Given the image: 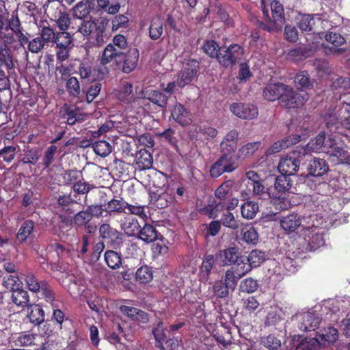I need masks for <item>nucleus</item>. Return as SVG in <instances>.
Listing matches in <instances>:
<instances>
[{
  "label": "nucleus",
  "mask_w": 350,
  "mask_h": 350,
  "mask_svg": "<svg viewBox=\"0 0 350 350\" xmlns=\"http://www.w3.org/2000/svg\"><path fill=\"white\" fill-rule=\"evenodd\" d=\"M329 170L327 161L323 159L314 158L308 165V174L312 176H321Z\"/></svg>",
  "instance_id": "25"
},
{
  "label": "nucleus",
  "mask_w": 350,
  "mask_h": 350,
  "mask_svg": "<svg viewBox=\"0 0 350 350\" xmlns=\"http://www.w3.org/2000/svg\"><path fill=\"white\" fill-rule=\"evenodd\" d=\"M110 20L107 17H100L96 21H83L79 26L78 31L88 37L95 46H100L105 42V31L109 26Z\"/></svg>",
  "instance_id": "2"
},
{
  "label": "nucleus",
  "mask_w": 350,
  "mask_h": 350,
  "mask_svg": "<svg viewBox=\"0 0 350 350\" xmlns=\"http://www.w3.org/2000/svg\"><path fill=\"white\" fill-rule=\"evenodd\" d=\"M321 321V317L317 313H304L301 317V322L299 325V328L304 332L314 331L319 328Z\"/></svg>",
  "instance_id": "19"
},
{
  "label": "nucleus",
  "mask_w": 350,
  "mask_h": 350,
  "mask_svg": "<svg viewBox=\"0 0 350 350\" xmlns=\"http://www.w3.org/2000/svg\"><path fill=\"white\" fill-rule=\"evenodd\" d=\"M320 229L315 226L303 228L301 230L300 237H303L307 246L306 250L315 251L324 245L325 239L323 234L319 232Z\"/></svg>",
  "instance_id": "8"
},
{
  "label": "nucleus",
  "mask_w": 350,
  "mask_h": 350,
  "mask_svg": "<svg viewBox=\"0 0 350 350\" xmlns=\"http://www.w3.org/2000/svg\"><path fill=\"white\" fill-rule=\"evenodd\" d=\"M4 25V16L0 13V29ZM5 66L7 69H11L14 66L12 51L5 45L0 46V67Z\"/></svg>",
  "instance_id": "26"
},
{
  "label": "nucleus",
  "mask_w": 350,
  "mask_h": 350,
  "mask_svg": "<svg viewBox=\"0 0 350 350\" xmlns=\"http://www.w3.org/2000/svg\"><path fill=\"white\" fill-rule=\"evenodd\" d=\"M292 187V180L289 176L280 174L275 178L274 183L275 191L271 193L274 199H283L284 195Z\"/></svg>",
  "instance_id": "15"
},
{
  "label": "nucleus",
  "mask_w": 350,
  "mask_h": 350,
  "mask_svg": "<svg viewBox=\"0 0 350 350\" xmlns=\"http://www.w3.org/2000/svg\"><path fill=\"white\" fill-rule=\"evenodd\" d=\"M259 207L258 203L254 201H246L241 206V216L247 219H252L255 217Z\"/></svg>",
  "instance_id": "42"
},
{
  "label": "nucleus",
  "mask_w": 350,
  "mask_h": 350,
  "mask_svg": "<svg viewBox=\"0 0 350 350\" xmlns=\"http://www.w3.org/2000/svg\"><path fill=\"white\" fill-rule=\"evenodd\" d=\"M127 206L128 202L124 201L122 198H113L105 205V210L109 215L116 213L121 214L126 213Z\"/></svg>",
  "instance_id": "31"
},
{
  "label": "nucleus",
  "mask_w": 350,
  "mask_h": 350,
  "mask_svg": "<svg viewBox=\"0 0 350 350\" xmlns=\"http://www.w3.org/2000/svg\"><path fill=\"white\" fill-rule=\"evenodd\" d=\"M137 90V89H118L116 94L120 101L131 103L136 98H140Z\"/></svg>",
  "instance_id": "44"
},
{
  "label": "nucleus",
  "mask_w": 350,
  "mask_h": 350,
  "mask_svg": "<svg viewBox=\"0 0 350 350\" xmlns=\"http://www.w3.org/2000/svg\"><path fill=\"white\" fill-rule=\"evenodd\" d=\"M247 189L254 198L258 199H267L272 198L269 188H267L263 184L264 180L260 176L253 170L246 172Z\"/></svg>",
  "instance_id": "6"
},
{
  "label": "nucleus",
  "mask_w": 350,
  "mask_h": 350,
  "mask_svg": "<svg viewBox=\"0 0 350 350\" xmlns=\"http://www.w3.org/2000/svg\"><path fill=\"white\" fill-rule=\"evenodd\" d=\"M234 182L232 180H228L221 185H220V196H221V202H229L232 198H237L232 196V186Z\"/></svg>",
  "instance_id": "58"
},
{
  "label": "nucleus",
  "mask_w": 350,
  "mask_h": 350,
  "mask_svg": "<svg viewBox=\"0 0 350 350\" xmlns=\"http://www.w3.org/2000/svg\"><path fill=\"white\" fill-rule=\"evenodd\" d=\"M260 144V142H249L242 146L238 150L237 154H235L236 157H237V162L239 163V159L243 160L252 157L255 152L258 150Z\"/></svg>",
  "instance_id": "33"
},
{
  "label": "nucleus",
  "mask_w": 350,
  "mask_h": 350,
  "mask_svg": "<svg viewBox=\"0 0 350 350\" xmlns=\"http://www.w3.org/2000/svg\"><path fill=\"white\" fill-rule=\"evenodd\" d=\"M90 12V5L88 1H81L73 8V16L79 19L85 18Z\"/></svg>",
  "instance_id": "53"
},
{
  "label": "nucleus",
  "mask_w": 350,
  "mask_h": 350,
  "mask_svg": "<svg viewBox=\"0 0 350 350\" xmlns=\"http://www.w3.org/2000/svg\"><path fill=\"white\" fill-rule=\"evenodd\" d=\"M99 236L104 243H107L113 247L122 243V233L113 228L109 224H103L99 227Z\"/></svg>",
  "instance_id": "12"
},
{
  "label": "nucleus",
  "mask_w": 350,
  "mask_h": 350,
  "mask_svg": "<svg viewBox=\"0 0 350 350\" xmlns=\"http://www.w3.org/2000/svg\"><path fill=\"white\" fill-rule=\"evenodd\" d=\"M265 260V253L258 250H252L246 257V261L249 262L252 268L259 267Z\"/></svg>",
  "instance_id": "49"
},
{
  "label": "nucleus",
  "mask_w": 350,
  "mask_h": 350,
  "mask_svg": "<svg viewBox=\"0 0 350 350\" xmlns=\"http://www.w3.org/2000/svg\"><path fill=\"white\" fill-rule=\"evenodd\" d=\"M280 104L286 109L298 108L308 99L306 89H282Z\"/></svg>",
  "instance_id": "5"
},
{
  "label": "nucleus",
  "mask_w": 350,
  "mask_h": 350,
  "mask_svg": "<svg viewBox=\"0 0 350 350\" xmlns=\"http://www.w3.org/2000/svg\"><path fill=\"white\" fill-rule=\"evenodd\" d=\"M5 30H11L14 33H19L20 31L23 30L21 21L19 19L18 13H13L10 18L8 19L7 23L4 24Z\"/></svg>",
  "instance_id": "54"
},
{
  "label": "nucleus",
  "mask_w": 350,
  "mask_h": 350,
  "mask_svg": "<svg viewBox=\"0 0 350 350\" xmlns=\"http://www.w3.org/2000/svg\"><path fill=\"white\" fill-rule=\"evenodd\" d=\"M301 137L299 134H292L285 137L281 140H278L273 143L267 150V153L272 154L279 152L283 149L287 148L292 145L297 144L301 141Z\"/></svg>",
  "instance_id": "20"
},
{
  "label": "nucleus",
  "mask_w": 350,
  "mask_h": 350,
  "mask_svg": "<svg viewBox=\"0 0 350 350\" xmlns=\"http://www.w3.org/2000/svg\"><path fill=\"white\" fill-rule=\"evenodd\" d=\"M243 240L248 244L256 245L258 241V234L253 226H246L242 229Z\"/></svg>",
  "instance_id": "50"
},
{
  "label": "nucleus",
  "mask_w": 350,
  "mask_h": 350,
  "mask_svg": "<svg viewBox=\"0 0 350 350\" xmlns=\"http://www.w3.org/2000/svg\"><path fill=\"white\" fill-rule=\"evenodd\" d=\"M313 51L311 47L300 46L289 50L287 53L288 58L294 62L300 61L309 57Z\"/></svg>",
  "instance_id": "37"
},
{
  "label": "nucleus",
  "mask_w": 350,
  "mask_h": 350,
  "mask_svg": "<svg viewBox=\"0 0 350 350\" xmlns=\"http://www.w3.org/2000/svg\"><path fill=\"white\" fill-rule=\"evenodd\" d=\"M258 287L257 280L252 278H247L241 282L239 291L243 293H253L258 289Z\"/></svg>",
  "instance_id": "59"
},
{
  "label": "nucleus",
  "mask_w": 350,
  "mask_h": 350,
  "mask_svg": "<svg viewBox=\"0 0 350 350\" xmlns=\"http://www.w3.org/2000/svg\"><path fill=\"white\" fill-rule=\"evenodd\" d=\"M25 280L29 291L34 293L39 292L44 286L42 284L46 282L44 280L39 281V280L32 273H27L25 275Z\"/></svg>",
  "instance_id": "56"
},
{
  "label": "nucleus",
  "mask_w": 350,
  "mask_h": 350,
  "mask_svg": "<svg viewBox=\"0 0 350 350\" xmlns=\"http://www.w3.org/2000/svg\"><path fill=\"white\" fill-rule=\"evenodd\" d=\"M281 228L288 232H295L299 227L301 226V218L297 213H291L288 215L283 217L280 221Z\"/></svg>",
  "instance_id": "27"
},
{
  "label": "nucleus",
  "mask_w": 350,
  "mask_h": 350,
  "mask_svg": "<svg viewBox=\"0 0 350 350\" xmlns=\"http://www.w3.org/2000/svg\"><path fill=\"white\" fill-rule=\"evenodd\" d=\"M27 312L30 322L35 325H40L44 321V311L39 304H30L27 306Z\"/></svg>",
  "instance_id": "30"
},
{
  "label": "nucleus",
  "mask_w": 350,
  "mask_h": 350,
  "mask_svg": "<svg viewBox=\"0 0 350 350\" xmlns=\"http://www.w3.org/2000/svg\"><path fill=\"white\" fill-rule=\"evenodd\" d=\"M104 258L107 265L111 269H119L122 265L121 254L114 250H107L105 252Z\"/></svg>",
  "instance_id": "35"
},
{
  "label": "nucleus",
  "mask_w": 350,
  "mask_h": 350,
  "mask_svg": "<svg viewBox=\"0 0 350 350\" xmlns=\"http://www.w3.org/2000/svg\"><path fill=\"white\" fill-rule=\"evenodd\" d=\"M200 67L199 62L196 59L189 60L183 68L179 71L176 81L170 82L167 88H175L176 84L179 88L189 85L196 76Z\"/></svg>",
  "instance_id": "7"
},
{
  "label": "nucleus",
  "mask_w": 350,
  "mask_h": 350,
  "mask_svg": "<svg viewBox=\"0 0 350 350\" xmlns=\"http://www.w3.org/2000/svg\"><path fill=\"white\" fill-rule=\"evenodd\" d=\"M241 278L236 273L229 269L226 272L224 282L220 280V298H226L229 295V291L232 292L235 289L239 279Z\"/></svg>",
  "instance_id": "17"
},
{
  "label": "nucleus",
  "mask_w": 350,
  "mask_h": 350,
  "mask_svg": "<svg viewBox=\"0 0 350 350\" xmlns=\"http://www.w3.org/2000/svg\"><path fill=\"white\" fill-rule=\"evenodd\" d=\"M271 9L274 23L276 25L282 24L284 21V14L282 5L278 1L273 0L271 3Z\"/></svg>",
  "instance_id": "45"
},
{
  "label": "nucleus",
  "mask_w": 350,
  "mask_h": 350,
  "mask_svg": "<svg viewBox=\"0 0 350 350\" xmlns=\"http://www.w3.org/2000/svg\"><path fill=\"white\" fill-rule=\"evenodd\" d=\"M234 265L235 267H232V269H234V271L239 278L244 276L252 269L249 262L246 261V257H243V256L241 257L240 260L236 262Z\"/></svg>",
  "instance_id": "57"
},
{
  "label": "nucleus",
  "mask_w": 350,
  "mask_h": 350,
  "mask_svg": "<svg viewBox=\"0 0 350 350\" xmlns=\"http://www.w3.org/2000/svg\"><path fill=\"white\" fill-rule=\"evenodd\" d=\"M241 253L237 247H230L224 250L223 254H220V258H222L223 265H234L241 259Z\"/></svg>",
  "instance_id": "39"
},
{
  "label": "nucleus",
  "mask_w": 350,
  "mask_h": 350,
  "mask_svg": "<svg viewBox=\"0 0 350 350\" xmlns=\"http://www.w3.org/2000/svg\"><path fill=\"white\" fill-rule=\"evenodd\" d=\"M202 49L209 57L217 59H219V45L215 40H205Z\"/></svg>",
  "instance_id": "55"
},
{
  "label": "nucleus",
  "mask_w": 350,
  "mask_h": 350,
  "mask_svg": "<svg viewBox=\"0 0 350 350\" xmlns=\"http://www.w3.org/2000/svg\"><path fill=\"white\" fill-rule=\"evenodd\" d=\"M54 43L56 44V47H70L72 43L71 36L67 31L57 33L55 41H53Z\"/></svg>",
  "instance_id": "63"
},
{
  "label": "nucleus",
  "mask_w": 350,
  "mask_h": 350,
  "mask_svg": "<svg viewBox=\"0 0 350 350\" xmlns=\"http://www.w3.org/2000/svg\"><path fill=\"white\" fill-rule=\"evenodd\" d=\"M317 336H319L318 338H320L323 341L328 342L329 343H333L337 340L338 333L336 328L333 327H328L327 329H324L323 333H317Z\"/></svg>",
  "instance_id": "60"
},
{
  "label": "nucleus",
  "mask_w": 350,
  "mask_h": 350,
  "mask_svg": "<svg viewBox=\"0 0 350 350\" xmlns=\"http://www.w3.org/2000/svg\"><path fill=\"white\" fill-rule=\"evenodd\" d=\"M59 116L68 125L83 122L87 117L86 113H83L79 107L68 103L64 104L59 109Z\"/></svg>",
  "instance_id": "11"
},
{
  "label": "nucleus",
  "mask_w": 350,
  "mask_h": 350,
  "mask_svg": "<svg viewBox=\"0 0 350 350\" xmlns=\"http://www.w3.org/2000/svg\"><path fill=\"white\" fill-rule=\"evenodd\" d=\"M35 227V222L31 219L25 220L16 233V239L19 243L25 242L29 237Z\"/></svg>",
  "instance_id": "34"
},
{
  "label": "nucleus",
  "mask_w": 350,
  "mask_h": 350,
  "mask_svg": "<svg viewBox=\"0 0 350 350\" xmlns=\"http://www.w3.org/2000/svg\"><path fill=\"white\" fill-rule=\"evenodd\" d=\"M219 204H217L215 199H213L211 203H208L207 205H202V203L197 204V211L201 215L208 216V218H215L217 216L219 211L218 208Z\"/></svg>",
  "instance_id": "41"
},
{
  "label": "nucleus",
  "mask_w": 350,
  "mask_h": 350,
  "mask_svg": "<svg viewBox=\"0 0 350 350\" xmlns=\"http://www.w3.org/2000/svg\"><path fill=\"white\" fill-rule=\"evenodd\" d=\"M137 237L146 243H152L157 239L162 240L163 237L159 234L155 227L150 224H145L139 228Z\"/></svg>",
  "instance_id": "22"
},
{
  "label": "nucleus",
  "mask_w": 350,
  "mask_h": 350,
  "mask_svg": "<svg viewBox=\"0 0 350 350\" xmlns=\"http://www.w3.org/2000/svg\"><path fill=\"white\" fill-rule=\"evenodd\" d=\"M321 20L318 14H303L297 18V25L303 31H310L313 29L315 25V20Z\"/></svg>",
  "instance_id": "38"
},
{
  "label": "nucleus",
  "mask_w": 350,
  "mask_h": 350,
  "mask_svg": "<svg viewBox=\"0 0 350 350\" xmlns=\"http://www.w3.org/2000/svg\"><path fill=\"white\" fill-rule=\"evenodd\" d=\"M173 89H140L139 97L148 99L160 107H165L167 103L168 98L173 92Z\"/></svg>",
  "instance_id": "10"
},
{
  "label": "nucleus",
  "mask_w": 350,
  "mask_h": 350,
  "mask_svg": "<svg viewBox=\"0 0 350 350\" xmlns=\"http://www.w3.org/2000/svg\"><path fill=\"white\" fill-rule=\"evenodd\" d=\"M243 54V49L238 44H231L222 56L220 64L228 67L236 64L239 61Z\"/></svg>",
  "instance_id": "18"
},
{
  "label": "nucleus",
  "mask_w": 350,
  "mask_h": 350,
  "mask_svg": "<svg viewBox=\"0 0 350 350\" xmlns=\"http://www.w3.org/2000/svg\"><path fill=\"white\" fill-rule=\"evenodd\" d=\"M171 116L174 120L182 126H187L192 123L191 113L180 103L174 105Z\"/></svg>",
  "instance_id": "16"
},
{
  "label": "nucleus",
  "mask_w": 350,
  "mask_h": 350,
  "mask_svg": "<svg viewBox=\"0 0 350 350\" xmlns=\"http://www.w3.org/2000/svg\"><path fill=\"white\" fill-rule=\"evenodd\" d=\"M331 135H329L327 138H326L325 132H321L319 135H317L314 138L311 139L309 142L306 144V148H301L303 150V154H305L306 150L317 152L323 148L325 152L327 150V146H332L331 142Z\"/></svg>",
  "instance_id": "14"
},
{
  "label": "nucleus",
  "mask_w": 350,
  "mask_h": 350,
  "mask_svg": "<svg viewBox=\"0 0 350 350\" xmlns=\"http://www.w3.org/2000/svg\"><path fill=\"white\" fill-rule=\"evenodd\" d=\"M221 196H220V211H224L220 218V225L223 224L224 226L232 230L237 229L239 228V222L231 211L237 206L239 203L238 198H232L229 202H221Z\"/></svg>",
  "instance_id": "9"
},
{
  "label": "nucleus",
  "mask_w": 350,
  "mask_h": 350,
  "mask_svg": "<svg viewBox=\"0 0 350 350\" xmlns=\"http://www.w3.org/2000/svg\"><path fill=\"white\" fill-rule=\"evenodd\" d=\"M127 47L126 38L122 34L116 35L112 40V43L108 44L103 50L100 64L103 66L111 62L119 64L122 62L124 50Z\"/></svg>",
  "instance_id": "4"
},
{
  "label": "nucleus",
  "mask_w": 350,
  "mask_h": 350,
  "mask_svg": "<svg viewBox=\"0 0 350 350\" xmlns=\"http://www.w3.org/2000/svg\"><path fill=\"white\" fill-rule=\"evenodd\" d=\"M241 113V119L253 120L258 116V109L253 104L243 103V111Z\"/></svg>",
  "instance_id": "61"
},
{
  "label": "nucleus",
  "mask_w": 350,
  "mask_h": 350,
  "mask_svg": "<svg viewBox=\"0 0 350 350\" xmlns=\"http://www.w3.org/2000/svg\"><path fill=\"white\" fill-rule=\"evenodd\" d=\"M12 292V301L16 306L23 308L30 305L29 297L27 291L19 288Z\"/></svg>",
  "instance_id": "36"
},
{
  "label": "nucleus",
  "mask_w": 350,
  "mask_h": 350,
  "mask_svg": "<svg viewBox=\"0 0 350 350\" xmlns=\"http://www.w3.org/2000/svg\"><path fill=\"white\" fill-rule=\"evenodd\" d=\"M38 335L29 332H23L20 334L16 340V345L22 347L33 346L36 345Z\"/></svg>",
  "instance_id": "48"
},
{
  "label": "nucleus",
  "mask_w": 350,
  "mask_h": 350,
  "mask_svg": "<svg viewBox=\"0 0 350 350\" xmlns=\"http://www.w3.org/2000/svg\"><path fill=\"white\" fill-rule=\"evenodd\" d=\"M135 164L140 170L150 169L153 164V157L149 151L142 149L136 154Z\"/></svg>",
  "instance_id": "32"
},
{
  "label": "nucleus",
  "mask_w": 350,
  "mask_h": 350,
  "mask_svg": "<svg viewBox=\"0 0 350 350\" xmlns=\"http://www.w3.org/2000/svg\"><path fill=\"white\" fill-rule=\"evenodd\" d=\"M40 151L38 147H31L29 145L24 146L23 154L18 160V163L34 165L40 160Z\"/></svg>",
  "instance_id": "21"
},
{
  "label": "nucleus",
  "mask_w": 350,
  "mask_h": 350,
  "mask_svg": "<svg viewBox=\"0 0 350 350\" xmlns=\"http://www.w3.org/2000/svg\"><path fill=\"white\" fill-rule=\"evenodd\" d=\"M238 139L239 132L232 129L220 142V175L224 172H232L238 168L239 163L234 154Z\"/></svg>",
  "instance_id": "1"
},
{
  "label": "nucleus",
  "mask_w": 350,
  "mask_h": 350,
  "mask_svg": "<svg viewBox=\"0 0 350 350\" xmlns=\"http://www.w3.org/2000/svg\"><path fill=\"white\" fill-rule=\"evenodd\" d=\"M77 65L78 70L75 72L80 76L83 84L88 85L95 83L90 88H101L102 84L99 82L105 78V72L100 68L94 66V63L87 59L76 60V62L70 67Z\"/></svg>",
  "instance_id": "3"
},
{
  "label": "nucleus",
  "mask_w": 350,
  "mask_h": 350,
  "mask_svg": "<svg viewBox=\"0 0 350 350\" xmlns=\"http://www.w3.org/2000/svg\"><path fill=\"white\" fill-rule=\"evenodd\" d=\"M153 278L152 268L148 265L142 266L135 273V280L139 284H148Z\"/></svg>",
  "instance_id": "43"
},
{
  "label": "nucleus",
  "mask_w": 350,
  "mask_h": 350,
  "mask_svg": "<svg viewBox=\"0 0 350 350\" xmlns=\"http://www.w3.org/2000/svg\"><path fill=\"white\" fill-rule=\"evenodd\" d=\"M57 150V147L55 145H51L46 149L42 158V161L40 163L44 170H48L50 168L51 164L55 161V156Z\"/></svg>",
  "instance_id": "47"
},
{
  "label": "nucleus",
  "mask_w": 350,
  "mask_h": 350,
  "mask_svg": "<svg viewBox=\"0 0 350 350\" xmlns=\"http://www.w3.org/2000/svg\"><path fill=\"white\" fill-rule=\"evenodd\" d=\"M92 148L95 154L102 157H107L112 150L111 144L105 140H99L94 142Z\"/></svg>",
  "instance_id": "46"
},
{
  "label": "nucleus",
  "mask_w": 350,
  "mask_h": 350,
  "mask_svg": "<svg viewBox=\"0 0 350 350\" xmlns=\"http://www.w3.org/2000/svg\"><path fill=\"white\" fill-rule=\"evenodd\" d=\"M332 146H327L325 152L332 157H336L339 161H343L348 159L347 151L345 149L343 144L336 139L335 136L331 137Z\"/></svg>",
  "instance_id": "23"
},
{
  "label": "nucleus",
  "mask_w": 350,
  "mask_h": 350,
  "mask_svg": "<svg viewBox=\"0 0 350 350\" xmlns=\"http://www.w3.org/2000/svg\"><path fill=\"white\" fill-rule=\"evenodd\" d=\"M295 155V153H293V156L280 159L278 169L281 174L290 176L294 175L298 171L301 161Z\"/></svg>",
  "instance_id": "13"
},
{
  "label": "nucleus",
  "mask_w": 350,
  "mask_h": 350,
  "mask_svg": "<svg viewBox=\"0 0 350 350\" xmlns=\"http://www.w3.org/2000/svg\"><path fill=\"white\" fill-rule=\"evenodd\" d=\"M39 35L40 39H42L46 45H49V44H53V41H55V36L57 33L55 32L53 27L49 25H44L41 27Z\"/></svg>",
  "instance_id": "51"
},
{
  "label": "nucleus",
  "mask_w": 350,
  "mask_h": 350,
  "mask_svg": "<svg viewBox=\"0 0 350 350\" xmlns=\"http://www.w3.org/2000/svg\"><path fill=\"white\" fill-rule=\"evenodd\" d=\"M139 58V51L136 48L130 49L122 57V71L124 73H130L137 66Z\"/></svg>",
  "instance_id": "24"
},
{
  "label": "nucleus",
  "mask_w": 350,
  "mask_h": 350,
  "mask_svg": "<svg viewBox=\"0 0 350 350\" xmlns=\"http://www.w3.org/2000/svg\"><path fill=\"white\" fill-rule=\"evenodd\" d=\"M319 346V338H305L297 345L295 350H317Z\"/></svg>",
  "instance_id": "52"
},
{
  "label": "nucleus",
  "mask_w": 350,
  "mask_h": 350,
  "mask_svg": "<svg viewBox=\"0 0 350 350\" xmlns=\"http://www.w3.org/2000/svg\"><path fill=\"white\" fill-rule=\"evenodd\" d=\"M148 30V36L150 40L157 41L161 38L163 32V23L162 19L159 17H152L150 20Z\"/></svg>",
  "instance_id": "28"
},
{
  "label": "nucleus",
  "mask_w": 350,
  "mask_h": 350,
  "mask_svg": "<svg viewBox=\"0 0 350 350\" xmlns=\"http://www.w3.org/2000/svg\"><path fill=\"white\" fill-rule=\"evenodd\" d=\"M152 332L155 339V347H163V343L165 340L167 336L166 329L161 319L153 326Z\"/></svg>",
  "instance_id": "40"
},
{
  "label": "nucleus",
  "mask_w": 350,
  "mask_h": 350,
  "mask_svg": "<svg viewBox=\"0 0 350 350\" xmlns=\"http://www.w3.org/2000/svg\"><path fill=\"white\" fill-rule=\"evenodd\" d=\"M140 226L137 219L131 216L125 217L121 223L122 230L129 237H137Z\"/></svg>",
  "instance_id": "29"
},
{
  "label": "nucleus",
  "mask_w": 350,
  "mask_h": 350,
  "mask_svg": "<svg viewBox=\"0 0 350 350\" xmlns=\"http://www.w3.org/2000/svg\"><path fill=\"white\" fill-rule=\"evenodd\" d=\"M21 284V281L16 275H9L3 278V285L11 291L19 288Z\"/></svg>",
  "instance_id": "64"
},
{
  "label": "nucleus",
  "mask_w": 350,
  "mask_h": 350,
  "mask_svg": "<svg viewBox=\"0 0 350 350\" xmlns=\"http://www.w3.org/2000/svg\"><path fill=\"white\" fill-rule=\"evenodd\" d=\"M260 343L269 349H278L281 346V341L274 335L270 334L260 338Z\"/></svg>",
  "instance_id": "62"
}]
</instances>
